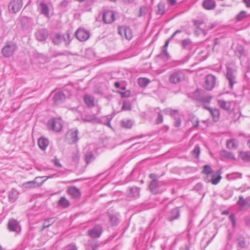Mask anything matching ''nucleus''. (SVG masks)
<instances>
[{
	"label": "nucleus",
	"instance_id": "1",
	"mask_svg": "<svg viewBox=\"0 0 250 250\" xmlns=\"http://www.w3.org/2000/svg\"><path fill=\"white\" fill-rule=\"evenodd\" d=\"M192 97L193 99L203 104V105H205L206 104H209L212 99L209 94L198 89L193 93Z\"/></svg>",
	"mask_w": 250,
	"mask_h": 250
},
{
	"label": "nucleus",
	"instance_id": "2",
	"mask_svg": "<svg viewBox=\"0 0 250 250\" xmlns=\"http://www.w3.org/2000/svg\"><path fill=\"white\" fill-rule=\"evenodd\" d=\"M194 25V34L198 36L203 35L205 36L208 31V29H206V24L204 21L202 20H193L192 21Z\"/></svg>",
	"mask_w": 250,
	"mask_h": 250
},
{
	"label": "nucleus",
	"instance_id": "3",
	"mask_svg": "<svg viewBox=\"0 0 250 250\" xmlns=\"http://www.w3.org/2000/svg\"><path fill=\"white\" fill-rule=\"evenodd\" d=\"M226 77L229 83V86L232 89L234 84L237 83L236 70L229 66H227Z\"/></svg>",
	"mask_w": 250,
	"mask_h": 250
},
{
	"label": "nucleus",
	"instance_id": "4",
	"mask_svg": "<svg viewBox=\"0 0 250 250\" xmlns=\"http://www.w3.org/2000/svg\"><path fill=\"white\" fill-rule=\"evenodd\" d=\"M47 127L49 130L55 132H60L62 128V120L60 118H52L47 123Z\"/></svg>",
	"mask_w": 250,
	"mask_h": 250
},
{
	"label": "nucleus",
	"instance_id": "5",
	"mask_svg": "<svg viewBox=\"0 0 250 250\" xmlns=\"http://www.w3.org/2000/svg\"><path fill=\"white\" fill-rule=\"evenodd\" d=\"M17 48V46L15 42H9L2 48L1 53L5 58L10 57L13 55Z\"/></svg>",
	"mask_w": 250,
	"mask_h": 250
},
{
	"label": "nucleus",
	"instance_id": "6",
	"mask_svg": "<svg viewBox=\"0 0 250 250\" xmlns=\"http://www.w3.org/2000/svg\"><path fill=\"white\" fill-rule=\"evenodd\" d=\"M185 78L184 72L181 70H177L169 75V81L170 83L176 84L183 81Z\"/></svg>",
	"mask_w": 250,
	"mask_h": 250
},
{
	"label": "nucleus",
	"instance_id": "7",
	"mask_svg": "<svg viewBox=\"0 0 250 250\" xmlns=\"http://www.w3.org/2000/svg\"><path fill=\"white\" fill-rule=\"evenodd\" d=\"M118 33L122 38H125L128 41L131 40L133 37L132 29L126 25L118 26Z\"/></svg>",
	"mask_w": 250,
	"mask_h": 250
},
{
	"label": "nucleus",
	"instance_id": "8",
	"mask_svg": "<svg viewBox=\"0 0 250 250\" xmlns=\"http://www.w3.org/2000/svg\"><path fill=\"white\" fill-rule=\"evenodd\" d=\"M206 176L204 178V181L206 183L211 182L212 185H216L222 179L221 172L218 170L215 173L206 174Z\"/></svg>",
	"mask_w": 250,
	"mask_h": 250
},
{
	"label": "nucleus",
	"instance_id": "9",
	"mask_svg": "<svg viewBox=\"0 0 250 250\" xmlns=\"http://www.w3.org/2000/svg\"><path fill=\"white\" fill-rule=\"evenodd\" d=\"M22 6V0H11L8 5V9L10 12L16 13Z\"/></svg>",
	"mask_w": 250,
	"mask_h": 250
},
{
	"label": "nucleus",
	"instance_id": "10",
	"mask_svg": "<svg viewBox=\"0 0 250 250\" xmlns=\"http://www.w3.org/2000/svg\"><path fill=\"white\" fill-rule=\"evenodd\" d=\"M216 83V78L211 74L207 75L205 78L204 86L208 90H211L214 87Z\"/></svg>",
	"mask_w": 250,
	"mask_h": 250
},
{
	"label": "nucleus",
	"instance_id": "11",
	"mask_svg": "<svg viewBox=\"0 0 250 250\" xmlns=\"http://www.w3.org/2000/svg\"><path fill=\"white\" fill-rule=\"evenodd\" d=\"M84 157L86 164L93 162L96 159L94 152L91 150L89 147H85L84 149Z\"/></svg>",
	"mask_w": 250,
	"mask_h": 250
},
{
	"label": "nucleus",
	"instance_id": "12",
	"mask_svg": "<svg viewBox=\"0 0 250 250\" xmlns=\"http://www.w3.org/2000/svg\"><path fill=\"white\" fill-rule=\"evenodd\" d=\"M75 36L80 41L84 42L89 38V32L83 28H79L75 32Z\"/></svg>",
	"mask_w": 250,
	"mask_h": 250
},
{
	"label": "nucleus",
	"instance_id": "13",
	"mask_svg": "<svg viewBox=\"0 0 250 250\" xmlns=\"http://www.w3.org/2000/svg\"><path fill=\"white\" fill-rule=\"evenodd\" d=\"M8 229L10 231L19 232L21 231V226L19 223L14 219H9L8 225Z\"/></svg>",
	"mask_w": 250,
	"mask_h": 250
},
{
	"label": "nucleus",
	"instance_id": "14",
	"mask_svg": "<svg viewBox=\"0 0 250 250\" xmlns=\"http://www.w3.org/2000/svg\"><path fill=\"white\" fill-rule=\"evenodd\" d=\"M103 231V228L101 225H97L92 229L88 230V235L91 238H98L101 236Z\"/></svg>",
	"mask_w": 250,
	"mask_h": 250
},
{
	"label": "nucleus",
	"instance_id": "15",
	"mask_svg": "<svg viewBox=\"0 0 250 250\" xmlns=\"http://www.w3.org/2000/svg\"><path fill=\"white\" fill-rule=\"evenodd\" d=\"M103 19L106 23H112L115 20V12L111 10L105 11L103 16Z\"/></svg>",
	"mask_w": 250,
	"mask_h": 250
},
{
	"label": "nucleus",
	"instance_id": "16",
	"mask_svg": "<svg viewBox=\"0 0 250 250\" xmlns=\"http://www.w3.org/2000/svg\"><path fill=\"white\" fill-rule=\"evenodd\" d=\"M78 133L79 132L77 129H71L68 132V140L69 144H75L78 142Z\"/></svg>",
	"mask_w": 250,
	"mask_h": 250
},
{
	"label": "nucleus",
	"instance_id": "17",
	"mask_svg": "<svg viewBox=\"0 0 250 250\" xmlns=\"http://www.w3.org/2000/svg\"><path fill=\"white\" fill-rule=\"evenodd\" d=\"M180 217V211L178 208H175L171 210L166 215V218L169 221H173L178 219Z\"/></svg>",
	"mask_w": 250,
	"mask_h": 250
},
{
	"label": "nucleus",
	"instance_id": "18",
	"mask_svg": "<svg viewBox=\"0 0 250 250\" xmlns=\"http://www.w3.org/2000/svg\"><path fill=\"white\" fill-rule=\"evenodd\" d=\"M67 193L74 199H79L81 196L80 190L75 186H70L67 188Z\"/></svg>",
	"mask_w": 250,
	"mask_h": 250
},
{
	"label": "nucleus",
	"instance_id": "19",
	"mask_svg": "<svg viewBox=\"0 0 250 250\" xmlns=\"http://www.w3.org/2000/svg\"><path fill=\"white\" fill-rule=\"evenodd\" d=\"M203 107L204 108L209 111L214 122H216L219 121L220 117V111L219 109L209 107L206 105H203Z\"/></svg>",
	"mask_w": 250,
	"mask_h": 250
},
{
	"label": "nucleus",
	"instance_id": "20",
	"mask_svg": "<svg viewBox=\"0 0 250 250\" xmlns=\"http://www.w3.org/2000/svg\"><path fill=\"white\" fill-rule=\"evenodd\" d=\"M237 204L243 208L250 207V196L244 199L243 196L240 195L239 197V200L237 202Z\"/></svg>",
	"mask_w": 250,
	"mask_h": 250
},
{
	"label": "nucleus",
	"instance_id": "21",
	"mask_svg": "<svg viewBox=\"0 0 250 250\" xmlns=\"http://www.w3.org/2000/svg\"><path fill=\"white\" fill-rule=\"evenodd\" d=\"M95 98L93 96L88 94H85L83 96V101L84 104L88 108H92L94 106Z\"/></svg>",
	"mask_w": 250,
	"mask_h": 250
},
{
	"label": "nucleus",
	"instance_id": "22",
	"mask_svg": "<svg viewBox=\"0 0 250 250\" xmlns=\"http://www.w3.org/2000/svg\"><path fill=\"white\" fill-rule=\"evenodd\" d=\"M159 185L160 182L158 181H153L151 182L149 184V188L153 194H156L162 192V191H160L159 190Z\"/></svg>",
	"mask_w": 250,
	"mask_h": 250
},
{
	"label": "nucleus",
	"instance_id": "23",
	"mask_svg": "<svg viewBox=\"0 0 250 250\" xmlns=\"http://www.w3.org/2000/svg\"><path fill=\"white\" fill-rule=\"evenodd\" d=\"M19 193L18 191L13 188L11 189L9 192H8V199L9 201L11 203H14L15 202L19 197Z\"/></svg>",
	"mask_w": 250,
	"mask_h": 250
},
{
	"label": "nucleus",
	"instance_id": "24",
	"mask_svg": "<svg viewBox=\"0 0 250 250\" xmlns=\"http://www.w3.org/2000/svg\"><path fill=\"white\" fill-rule=\"evenodd\" d=\"M65 99V96L63 92L59 91L56 93L53 98L54 102L56 104L62 103Z\"/></svg>",
	"mask_w": 250,
	"mask_h": 250
},
{
	"label": "nucleus",
	"instance_id": "25",
	"mask_svg": "<svg viewBox=\"0 0 250 250\" xmlns=\"http://www.w3.org/2000/svg\"><path fill=\"white\" fill-rule=\"evenodd\" d=\"M202 5L204 9L208 10H211L215 8L216 2L214 0H204Z\"/></svg>",
	"mask_w": 250,
	"mask_h": 250
},
{
	"label": "nucleus",
	"instance_id": "26",
	"mask_svg": "<svg viewBox=\"0 0 250 250\" xmlns=\"http://www.w3.org/2000/svg\"><path fill=\"white\" fill-rule=\"evenodd\" d=\"M36 36L38 41L41 42L44 41L47 38V31L44 29L40 30L36 33Z\"/></svg>",
	"mask_w": 250,
	"mask_h": 250
},
{
	"label": "nucleus",
	"instance_id": "27",
	"mask_svg": "<svg viewBox=\"0 0 250 250\" xmlns=\"http://www.w3.org/2000/svg\"><path fill=\"white\" fill-rule=\"evenodd\" d=\"M38 178L37 177L34 180L24 182L22 184V188H33L36 187H39L43 182H42L41 184L37 183L36 180Z\"/></svg>",
	"mask_w": 250,
	"mask_h": 250
},
{
	"label": "nucleus",
	"instance_id": "28",
	"mask_svg": "<svg viewBox=\"0 0 250 250\" xmlns=\"http://www.w3.org/2000/svg\"><path fill=\"white\" fill-rule=\"evenodd\" d=\"M39 9L41 14L43 15L46 18L49 17V8L46 3L41 2L39 5Z\"/></svg>",
	"mask_w": 250,
	"mask_h": 250
},
{
	"label": "nucleus",
	"instance_id": "29",
	"mask_svg": "<svg viewBox=\"0 0 250 250\" xmlns=\"http://www.w3.org/2000/svg\"><path fill=\"white\" fill-rule=\"evenodd\" d=\"M217 105L224 110H229L231 107V102L218 100H217Z\"/></svg>",
	"mask_w": 250,
	"mask_h": 250
},
{
	"label": "nucleus",
	"instance_id": "30",
	"mask_svg": "<svg viewBox=\"0 0 250 250\" xmlns=\"http://www.w3.org/2000/svg\"><path fill=\"white\" fill-rule=\"evenodd\" d=\"M82 120L85 122L96 123L98 119L94 114H88L82 117Z\"/></svg>",
	"mask_w": 250,
	"mask_h": 250
},
{
	"label": "nucleus",
	"instance_id": "31",
	"mask_svg": "<svg viewBox=\"0 0 250 250\" xmlns=\"http://www.w3.org/2000/svg\"><path fill=\"white\" fill-rule=\"evenodd\" d=\"M129 197L138 198L140 195V188L137 187H131L129 188V192L128 193Z\"/></svg>",
	"mask_w": 250,
	"mask_h": 250
},
{
	"label": "nucleus",
	"instance_id": "32",
	"mask_svg": "<svg viewBox=\"0 0 250 250\" xmlns=\"http://www.w3.org/2000/svg\"><path fill=\"white\" fill-rule=\"evenodd\" d=\"M62 41H66V38L60 34L57 33L52 37V42L55 44H59Z\"/></svg>",
	"mask_w": 250,
	"mask_h": 250
},
{
	"label": "nucleus",
	"instance_id": "33",
	"mask_svg": "<svg viewBox=\"0 0 250 250\" xmlns=\"http://www.w3.org/2000/svg\"><path fill=\"white\" fill-rule=\"evenodd\" d=\"M112 118L110 115L104 116L100 119H98V121L97 122L101 123V124L110 127V121L112 120Z\"/></svg>",
	"mask_w": 250,
	"mask_h": 250
},
{
	"label": "nucleus",
	"instance_id": "34",
	"mask_svg": "<svg viewBox=\"0 0 250 250\" xmlns=\"http://www.w3.org/2000/svg\"><path fill=\"white\" fill-rule=\"evenodd\" d=\"M48 144V140L44 138H40L38 139V146L39 147L43 150H45Z\"/></svg>",
	"mask_w": 250,
	"mask_h": 250
},
{
	"label": "nucleus",
	"instance_id": "35",
	"mask_svg": "<svg viewBox=\"0 0 250 250\" xmlns=\"http://www.w3.org/2000/svg\"><path fill=\"white\" fill-rule=\"evenodd\" d=\"M235 55L237 56L241 61H243V58L246 56L245 51L242 46H238L235 50Z\"/></svg>",
	"mask_w": 250,
	"mask_h": 250
},
{
	"label": "nucleus",
	"instance_id": "36",
	"mask_svg": "<svg viewBox=\"0 0 250 250\" xmlns=\"http://www.w3.org/2000/svg\"><path fill=\"white\" fill-rule=\"evenodd\" d=\"M171 37L168 39L165 42L164 46H163V49L162 50V53L160 54V56L164 59H167L169 57L168 53L167 51V48L168 45L169 40L171 39Z\"/></svg>",
	"mask_w": 250,
	"mask_h": 250
},
{
	"label": "nucleus",
	"instance_id": "37",
	"mask_svg": "<svg viewBox=\"0 0 250 250\" xmlns=\"http://www.w3.org/2000/svg\"><path fill=\"white\" fill-rule=\"evenodd\" d=\"M226 145L229 149H233L238 146V143L236 140L231 139L227 141Z\"/></svg>",
	"mask_w": 250,
	"mask_h": 250
},
{
	"label": "nucleus",
	"instance_id": "38",
	"mask_svg": "<svg viewBox=\"0 0 250 250\" xmlns=\"http://www.w3.org/2000/svg\"><path fill=\"white\" fill-rule=\"evenodd\" d=\"M134 122L131 120H124L121 121L122 126L125 128H131Z\"/></svg>",
	"mask_w": 250,
	"mask_h": 250
},
{
	"label": "nucleus",
	"instance_id": "39",
	"mask_svg": "<svg viewBox=\"0 0 250 250\" xmlns=\"http://www.w3.org/2000/svg\"><path fill=\"white\" fill-rule=\"evenodd\" d=\"M220 154L222 157L230 160H235V159L233 153L225 150L221 151Z\"/></svg>",
	"mask_w": 250,
	"mask_h": 250
},
{
	"label": "nucleus",
	"instance_id": "40",
	"mask_svg": "<svg viewBox=\"0 0 250 250\" xmlns=\"http://www.w3.org/2000/svg\"><path fill=\"white\" fill-rule=\"evenodd\" d=\"M21 26L23 29H26L29 26L30 19L27 17H22L20 19Z\"/></svg>",
	"mask_w": 250,
	"mask_h": 250
},
{
	"label": "nucleus",
	"instance_id": "41",
	"mask_svg": "<svg viewBox=\"0 0 250 250\" xmlns=\"http://www.w3.org/2000/svg\"><path fill=\"white\" fill-rule=\"evenodd\" d=\"M59 205L64 208H66L69 206L70 203L65 197H62L59 201Z\"/></svg>",
	"mask_w": 250,
	"mask_h": 250
},
{
	"label": "nucleus",
	"instance_id": "42",
	"mask_svg": "<svg viewBox=\"0 0 250 250\" xmlns=\"http://www.w3.org/2000/svg\"><path fill=\"white\" fill-rule=\"evenodd\" d=\"M240 157L245 162H250V152H241L240 153Z\"/></svg>",
	"mask_w": 250,
	"mask_h": 250
},
{
	"label": "nucleus",
	"instance_id": "43",
	"mask_svg": "<svg viewBox=\"0 0 250 250\" xmlns=\"http://www.w3.org/2000/svg\"><path fill=\"white\" fill-rule=\"evenodd\" d=\"M149 82V80L146 78H140L138 79V84L140 86L142 87H144L147 86Z\"/></svg>",
	"mask_w": 250,
	"mask_h": 250
},
{
	"label": "nucleus",
	"instance_id": "44",
	"mask_svg": "<svg viewBox=\"0 0 250 250\" xmlns=\"http://www.w3.org/2000/svg\"><path fill=\"white\" fill-rule=\"evenodd\" d=\"M227 177L229 180H233L237 178H241L242 177V174L239 172H234L228 174L227 175Z\"/></svg>",
	"mask_w": 250,
	"mask_h": 250
},
{
	"label": "nucleus",
	"instance_id": "45",
	"mask_svg": "<svg viewBox=\"0 0 250 250\" xmlns=\"http://www.w3.org/2000/svg\"><path fill=\"white\" fill-rule=\"evenodd\" d=\"M182 45L183 49H190L192 46L191 42L189 39H186L182 41Z\"/></svg>",
	"mask_w": 250,
	"mask_h": 250
},
{
	"label": "nucleus",
	"instance_id": "46",
	"mask_svg": "<svg viewBox=\"0 0 250 250\" xmlns=\"http://www.w3.org/2000/svg\"><path fill=\"white\" fill-rule=\"evenodd\" d=\"M55 218L53 217L46 219L43 223V228L45 229L49 227L50 226L52 225L55 222Z\"/></svg>",
	"mask_w": 250,
	"mask_h": 250
},
{
	"label": "nucleus",
	"instance_id": "47",
	"mask_svg": "<svg viewBox=\"0 0 250 250\" xmlns=\"http://www.w3.org/2000/svg\"><path fill=\"white\" fill-rule=\"evenodd\" d=\"M202 173L204 174L215 173L214 171H213L211 167L208 165H205L203 167V170Z\"/></svg>",
	"mask_w": 250,
	"mask_h": 250
},
{
	"label": "nucleus",
	"instance_id": "48",
	"mask_svg": "<svg viewBox=\"0 0 250 250\" xmlns=\"http://www.w3.org/2000/svg\"><path fill=\"white\" fill-rule=\"evenodd\" d=\"M110 222L112 225L116 226L119 223V218L114 215H110L109 216Z\"/></svg>",
	"mask_w": 250,
	"mask_h": 250
},
{
	"label": "nucleus",
	"instance_id": "49",
	"mask_svg": "<svg viewBox=\"0 0 250 250\" xmlns=\"http://www.w3.org/2000/svg\"><path fill=\"white\" fill-rule=\"evenodd\" d=\"M248 16L247 13L245 11H241L236 16V20L241 21Z\"/></svg>",
	"mask_w": 250,
	"mask_h": 250
},
{
	"label": "nucleus",
	"instance_id": "50",
	"mask_svg": "<svg viewBox=\"0 0 250 250\" xmlns=\"http://www.w3.org/2000/svg\"><path fill=\"white\" fill-rule=\"evenodd\" d=\"M238 246L241 248H244L246 247V242L243 237H239L238 239Z\"/></svg>",
	"mask_w": 250,
	"mask_h": 250
},
{
	"label": "nucleus",
	"instance_id": "51",
	"mask_svg": "<svg viewBox=\"0 0 250 250\" xmlns=\"http://www.w3.org/2000/svg\"><path fill=\"white\" fill-rule=\"evenodd\" d=\"M200 152V150L199 146H196L194 149L192 150V154L196 158H197L199 156Z\"/></svg>",
	"mask_w": 250,
	"mask_h": 250
},
{
	"label": "nucleus",
	"instance_id": "52",
	"mask_svg": "<svg viewBox=\"0 0 250 250\" xmlns=\"http://www.w3.org/2000/svg\"><path fill=\"white\" fill-rule=\"evenodd\" d=\"M158 13L161 15H162L165 13V7L163 4H159L158 5Z\"/></svg>",
	"mask_w": 250,
	"mask_h": 250
},
{
	"label": "nucleus",
	"instance_id": "53",
	"mask_svg": "<svg viewBox=\"0 0 250 250\" xmlns=\"http://www.w3.org/2000/svg\"><path fill=\"white\" fill-rule=\"evenodd\" d=\"M158 117L156 120V124H160L163 122V117L161 113L159 112H157Z\"/></svg>",
	"mask_w": 250,
	"mask_h": 250
},
{
	"label": "nucleus",
	"instance_id": "54",
	"mask_svg": "<svg viewBox=\"0 0 250 250\" xmlns=\"http://www.w3.org/2000/svg\"><path fill=\"white\" fill-rule=\"evenodd\" d=\"M66 250H78V248L75 245H70L66 247Z\"/></svg>",
	"mask_w": 250,
	"mask_h": 250
},
{
	"label": "nucleus",
	"instance_id": "55",
	"mask_svg": "<svg viewBox=\"0 0 250 250\" xmlns=\"http://www.w3.org/2000/svg\"><path fill=\"white\" fill-rule=\"evenodd\" d=\"M122 109L126 110L130 109L129 104L124 102L122 106Z\"/></svg>",
	"mask_w": 250,
	"mask_h": 250
},
{
	"label": "nucleus",
	"instance_id": "56",
	"mask_svg": "<svg viewBox=\"0 0 250 250\" xmlns=\"http://www.w3.org/2000/svg\"><path fill=\"white\" fill-rule=\"evenodd\" d=\"M181 120L179 118H175L174 126L175 127H179L181 125Z\"/></svg>",
	"mask_w": 250,
	"mask_h": 250
},
{
	"label": "nucleus",
	"instance_id": "57",
	"mask_svg": "<svg viewBox=\"0 0 250 250\" xmlns=\"http://www.w3.org/2000/svg\"><path fill=\"white\" fill-rule=\"evenodd\" d=\"M216 24L214 23H209L208 25H206V29H208V31L213 29L216 26Z\"/></svg>",
	"mask_w": 250,
	"mask_h": 250
},
{
	"label": "nucleus",
	"instance_id": "58",
	"mask_svg": "<svg viewBox=\"0 0 250 250\" xmlns=\"http://www.w3.org/2000/svg\"><path fill=\"white\" fill-rule=\"evenodd\" d=\"M73 160L75 162H78L79 160L80 156L78 153H76L73 156Z\"/></svg>",
	"mask_w": 250,
	"mask_h": 250
},
{
	"label": "nucleus",
	"instance_id": "59",
	"mask_svg": "<svg viewBox=\"0 0 250 250\" xmlns=\"http://www.w3.org/2000/svg\"><path fill=\"white\" fill-rule=\"evenodd\" d=\"M54 165L59 167H62L60 161L58 159H55L54 160Z\"/></svg>",
	"mask_w": 250,
	"mask_h": 250
},
{
	"label": "nucleus",
	"instance_id": "60",
	"mask_svg": "<svg viewBox=\"0 0 250 250\" xmlns=\"http://www.w3.org/2000/svg\"><path fill=\"white\" fill-rule=\"evenodd\" d=\"M167 2L170 6H172L176 4L177 1L176 0H167Z\"/></svg>",
	"mask_w": 250,
	"mask_h": 250
},
{
	"label": "nucleus",
	"instance_id": "61",
	"mask_svg": "<svg viewBox=\"0 0 250 250\" xmlns=\"http://www.w3.org/2000/svg\"><path fill=\"white\" fill-rule=\"evenodd\" d=\"M149 177L152 179V181H158L157 179V175L154 173H151L149 175Z\"/></svg>",
	"mask_w": 250,
	"mask_h": 250
},
{
	"label": "nucleus",
	"instance_id": "62",
	"mask_svg": "<svg viewBox=\"0 0 250 250\" xmlns=\"http://www.w3.org/2000/svg\"><path fill=\"white\" fill-rule=\"evenodd\" d=\"M66 38V41H64L65 42V43L66 44H68L69 43V42H70V34L69 33H67V35H66V37H65Z\"/></svg>",
	"mask_w": 250,
	"mask_h": 250
},
{
	"label": "nucleus",
	"instance_id": "63",
	"mask_svg": "<svg viewBox=\"0 0 250 250\" xmlns=\"http://www.w3.org/2000/svg\"><path fill=\"white\" fill-rule=\"evenodd\" d=\"M247 7H250V0H243Z\"/></svg>",
	"mask_w": 250,
	"mask_h": 250
},
{
	"label": "nucleus",
	"instance_id": "64",
	"mask_svg": "<svg viewBox=\"0 0 250 250\" xmlns=\"http://www.w3.org/2000/svg\"><path fill=\"white\" fill-rule=\"evenodd\" d=\"M230 220L232 222L233 225L235 224V217L233 214H231L229 215Z\"/></svg>",
	"mask_w": 250,
	"mask_h": 250
}]
</instances>
